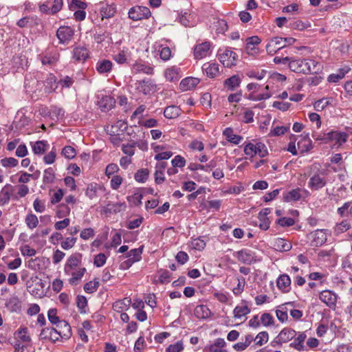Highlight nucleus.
I'll use <instances>...</instances> for the list:
<instances>
[{
	"mask_svg": "<svg viewBox=\"0 0 352 352\" xmlns=\"http://www.w3.org/2000/svg\"><path fill=\"white\" fill-rule=\"evenodd\" d=\"M319 298L329 307L334 308L336 305L337 296L329 290H324L320 292Z\"/></svg>",
	"mask_w": 352,
	"mask_h": 352,
	"instance_id": "8",
	"label": "nucleus"
},
{
	"mask_svg": "<svg viewBox=\"0 0 352 352\" xmlns=\"http://www.w3.org/2000/svg\"><path fill=\"white\" fill-rule=\"evenodd\" d=\"M172 165L174 168L176 167H184L186 164V160L185 159L182 157L181 155H176L173 160H172Z\"/></svg>",
	"mask_w": 352,
	"mask_h": 352,
	"instance_id": "60",
	"label": "nucleus"
},
{
	"mask_svg": "<svg viewBox=\"0 0 352 352\" xmlns=\"http://www.w3.org/2000/svg\"><path fill=\"white\" fill-rule=\"evenodd\" d=\"M188 258L187 253L184 251H179L175 256L176 261L181 265L186 263L188 261Z\"/></svg>",
	"mask_w": 352,
	"mask_h": 352,
	"instance_id": "64",
	"label": "nucleus"
},
{
	"mask_svg": "<svg viewBox=\"0 0 352 352\" xmlns=\"http://www.w3.org/2000/svg\"><path fill=\"white\" fill-rule=\"evenodd\" d=\"M349 70L350 68L348 67H344L339 69L338 73L332 74L329 76L328 81L330 82H338L340 80L342 79L344 77L345 74L348 73Z\"/></svg>",
	"mask_w": 352,
	"mask_h": 352,
	"instance_id": "22",
	"label": "nucleus"
},
{
	"mask_svg": "<svg viewBox=\"0 0 352 352\" xmlns=\"http://www.w3.org/2000/svg\"><path fill=\"white\" fill-rule=\"evenodd\" d=\"M149 170L147 168H141L135 173L134 178L139 183H144L148 177Z\"/></svg>",
	"mask_w": 352,
	"mask_h": 352,
	"instance_id": "36",
	"label": "nucleus"
},
{
	"mask_svg": "<svg viewBox=\"0 0 352 352\" xmlns=\"http://www.w3.org/2000/svg\"><path fill=\"white\" fill-rule=\"evenodd\" d=\"M81 256L80 254H75L70 256L65 265V272L69 273L71 270H75L81 262Z\"/></svg>",
	"mask_w": 352,
	"mask_h": 352,
	"instance_id": "10",
	"label": "nucleus"
},
{
	"mask_svg": "<svg viewBox=\"0 0 352 352\" xmlns=\"http://www.w3.org/2000/svg\"><path fill=\"white\" fill-rule=\"evenodd\" d=\"M181 111L182 110L179 107L170 105L164 109V115L168 119H174L180 115Z\"/></svg>",
	"mask_w": 352,
	"mask_h": 352,
	"instance_id": "18",
	"label": "nucleus"
},
{
	"mask_svg": "<svg viewBox=\"0 0 352 352\" xmlns=\"http://www.w3.org/2000/svg\"><path fill=\"white\" fill-rule=\"evenodd\" d=\"M237 258L244 263H250L254 260L252 252L248 250H241L237 252Z\"/></svg>",
	"mask_w": 352,
	"mask_h": 352,
	"instance_id": "20",
	"label": "nucleus"
},
{
	"mask_svg": "<svg viewBox=\"0 0 352 352\" xmlns=\"http://www.w3.org/2000/svg\"><path fill=\"white\" fill-rule=\"evenodd\" d=\"M100 11L101 19L103 20L104 19H109L113 17L116 12V8L113 4H105L101 6Z\"/></svg>",
	"mask_w": 352,
	"mask_h": 352,
	"instance_id": "15",
	"label": "nucleus"
},
{
	"mask_svg": "<svg viewBox=\"0 0 352 352\" xmlns=\"http://www.w3.org/2000/svg\"><path fill=\"white\" fill-rule=\"evenodd\" d=\"M143 250V246L140 247L139 248H135L131 250L126 255V257H131L136 262L139 261L142 258V253Z\"/></svg>",
	"mask_w": 352,
	"mask_h": 352,
	"instance_id": "43",
	"label": "nucleus"
},
{
	"mask_svg": "<svg viewBox=\"0 0 352 352\" xmlns=\"http://www.w3.org/2000/svg\"><path fill=\"white\" fill-rule=\"evenodd\" d=\"M10 186L9 184H7L4 186L0 193V205H4L8 203L10 199V192L8 190H6V188Z\"/></svg>",
	"mask_w": 352,
	"mask_h": 352,
	"instance_id": "52",
	"label": "nucleus"
},
{
	"mask_svg": "<svg viewBox=\"0 0 352 352\" xmlns=\"http://www.w3.org/2000/svg\"><path fill=\"white\" fill-rule=\"evenodd\" d=\"M276 315L281 322L287 321L288 318L287 307H284V305L280 306L279 309L276 311Z\"/></svg>",
	"mask_w": 352,
	"mask_h": 352,
	"instance_id": "41",
	"label": "nucleus"
},
{
	"mask_svg": "<svg viewBox=\"0 0 352 352\" xmlns=\"http://www.w3.org/2000/svg\"><path fill=\"white\" fill-rule=\"evenodd\" d=\"M226 343L223 338H217L214 344L206 346L205 349H208L210 352H228L223 347L226 346Z\"/></svg>",
	"mask_w": 352,
	"mask_h": 352,
	"instance_id": "16",
	"label": "nucleus"
},
{
	"mask_svg": "<svg viewBox=\"0 0 352 352\" xmlns=\"http://www.w3.org/2000/svg\"><path fill=\"white\" fill-rule=\"evenodd\" d=\"M25 223L29 228L33 229L38 226V220L35 214H29L26 216Z\"/></svg>",
	"mask_w": 352,
	"mask_h": 352,
	"instance_id": "44",
	"label": "nucleus"
},
{
	"mask_svg": "<svg viewBox=\"0 0 352 352\" xmlns=\"http://www.w3.org/2000/svg\"><path fill=\"white\" fill-rule=\"evenodd\" d=\"M310 27L309 23H305L301 21H296L290 23V28L295 30H302Z\"/></svg>",
	"mask_w": 352,
	"mask_h": 352,
	"instance_id": "59",
	"label": "nucleus"
},
{
	"mask_svg": "<svg viewBox=\"0 0 352 352\" xmlns=\"http://www.w3.org/2000/svg\"><path fill=\"white\" fill-rule=\"evenodd\" d=\"M210 44L209 42H204L197 45L194 49V56L196 59H201L206 57L209 52Z\"/></svg>",
	"mask_w": 352,
	"mask_h": 352,
	"instance_id": "9",
	"label": "nucleus"
},
{
	"mask_svg": "<svg viewBox=\"0 0 352 352\" xmlns=\"http://www.w3.org/2000/svg\"><path fill=\"white\" fill-rule=\"evenodd\" d=\"M55 177L54 172L52 168H48L44 171L43 182L45 184L52 183Z\"/></svg>",
	"mask_w": 352,
	"mask_h": 352,
	"instance_id": "46",
	"label": "nucleus"
},
{
	"mask_svg": "<svg viewBox=\"0 0 352 352\" xmlns=\"http://www.w3.org/2000/svg\"><path fill=\"white\" fill-rule=\"evenodd\" d=\"M351 227V223L347 220H343L341 223L336 225L335 227V232L339 234L349 230Z\"/></svg>",
	"mask_w": 352,
	"mask_h": 352,
	"instance_id": "40",
	"label": "nucleus"
},
{
	"mask_svg": "<svg viewBox=\"0 0 352 352\" xmlns=\"http://www.w3.org/2000/svg\"><path fill=\"white\" fill-rule=\"evenodd\" d=\"M250 312V309L248 306H236L234 309V316L236 318H240L243 316H245Z\"/></svg>",
	"mask_w": 352,
	"mask_h": 352,
	"instance_id": "42",
	"label": "nucleus"
},
{
	"mask_svg": "<svg viewBox=\"0 0 352 352\" xmlns=\"http://www.w3.org/2000/svg\"><path fill=\"white\" fill-rule=\"evenodd\" d=\"M300 188H297L296 189H293L283 196V201L286 202L292 201H298L300 199L301 195L300 194Z\"/></svg>",
	"mask_w": 352,
	"mask_h": 352,
	"instance_id": "28",
	"label": "nucleus"
},
{
	"mask_svg": "<svg viewBox=\"0 0 352 352\" xmlns=\"http://www.w3.org/2000/svg\"><path fill=\"white\" fill-rule=\"evenodd\" d=\"M51 113H52V116H56V118L58 120L63 119L65 116L64 110L62 108L56 107V106L52 107Z\"/></svg>",
	"mask_w": 352,
	"mask_h": 352,
	"instance_id": "62",
	"label": "nucleus"
},
{
	"mask_svg": "<svg viewBox=\"0 0 352 352\" xmlns=\"http://www.w3.org/2000/svg\"><path fill=\"white\" fill-rule=\"evenodd\" d=\"M183 349L184 346L182 342L179 341L174 344L169 345L166 348V352H181Z\"/></svg>",
	"mask_w": 352,
	"mask_h": 352,
	"instance_id": "58",
	"label": "nucleus"
},
{
	"mask_svg": "<svg viewBox=\"0 0 352 352\" xmlns=\"http://www.w3.org/2000/svg\"><path fill=\"white\" fill-rule=\"evenodd\" d=\"M57 310L56 309H50L48 311L47 316L50 322L53 324H57L58 323L60 324V321L59 318L56 316Z\"/></svg>",
	"mask_w": 352,
	"mask_h": 352,
	"instance_id": "51",
	"label": "nucleus"
},
{
	"mask_svg": "<svg viewBox=\"0 0 352 352\" xmlns=\"http://www.w3.org/2000/svg\"><path fill=\"white\" fill-rule=\"evenodd\" d=\"M136 87L140 91L142 92L145 95L155 90V85L150 78L138 80L136 82Z\"/></svg>",
	"mask_w": 352,
	"mask_h": 352,
	"instance_id": "6",
	"label": "nucleus"
},
{
	"mask_svg": "<svg viewBox=\"0 0 352 352\" xmlns=\"http://www.w3.org/2000/svg\"><path fill=\"white\" fill-rule=\"evenodd\" d=\"M241 82V80L237 75H234L229 78H227L224 85L228 87V89L230 91H233L236 87L239 86Z\"/></svg>",
	"mask_w": 352,
	"mask_h": 352,
	"instance_id": "33",
	"label": "nucleus"
},
{
	"mask_svg": "<svg viewBox=\"0 0 352 352\" xmlns=\"http://www.w3.org/2000/svg\"><path fill=\"white\" fill-rule=\"evenodd\" d=\"M58 58L59 54L58 53H54V54L50 56H41L40 59L43 65H52L58 61Z\"/></svg>",
	"mask_w": 352,
	"mask_h": 352,
	"instance_id": "37",
	"label": "nucleus"
},
{
	"mask_svg": "<svg viewBox=\"0 0 352 352\" xmlns=\"http://www.w3.org/2000/svg\"><path fill=\"white\" fill-rule=\"evenodd\" d=\"M296 335V331L291 328H284L279 333V338L283 341V342H287L295 338Z\"/></svg>",
	"mask_w": 352,
	"mask_h": 352,
	"instance_id": "25",
	"label": "nucleus"
},
{
	"mask_svg": "<svg viewBox=\"0 0 352 352\" xmlns=\"http://www.w3.org/2000/svg\"><path fill=\"white\" fill-rule=\"evenodd\" d=\"M115 103L116 100L113 97L105 96L98 102V105L101 111L107 112L115 106Z\"/></svg>",
	"mask_w": 352,
	"mask_h": 352,
	"instance_id": "13",
	"label": "nucleus"
},
{
	"mask_svg": "<svg viewBox=\"0 0 352 352\" xmlns=\"http://www.w3.org/2000/svg\"><path fill=\"white\" fill-rule=\"evenodd\" d=\"M200 82L197 78L188 77L183 79L180 84L179 87L182 91H187L195 88Z\"/></svg>",
	"mask_w": 352,
	"mask_h": 352,
	"instance_id": "12",
	"label": "nucleus"
},
{
	"mask_svg": "<svg viewBox=\"0 0 352 352\" xmlns=\"http://www.w3.org/2000/svg\"><path fill=\"white\" fill-rule=\"evenodd\" d=\"M289 69L296 73L307 74V59L293 60L289 63Z\"/></svg>",
	"mask_w": 352,
	"mask_h": 352,
	"instance_id": "5",
	"label": "nucleus"
},
{
	"mask_svg": "<svg viewBox=\"0 0 352 352\" xmlns=\"http://www.w3.org/2000/svg\"><path fill=\"white\" fill-rule=\"evenodd\" d=\"M73 56L78 61H85L89 56L88 50L84 47H76L74 49Z\"/></svg>",
	"mask_w": 352,
	"mask_h": 352,
	"instance_id": "17",
	"label": "nucleus"
},
{
	"mask_svg": "<svg viewBox=\"0 0 352 352\" xmlns=\"http://www.w3.org/2000/svg\"><path fill=\"white\" fill-rule=\"evenodd\" d=\"M195 315L200 318H207L210 316L211 311L206 305H198L195 308Z\"/></svg>",
	"mask_w": 352,
	"mask_h": 352,
	"instance_id": "32",
	"label": "nucleus"
},
{
	"mask_svg": "<svg viewBox=\"0 0 352 352\" xmlns=\"http://www.w3.org/2000/svg\"><path fill=\"white\" fill-rule=\"evenodd\" d=\"M307 338V335L304 333H300L298 336L294 339V341L290 344V346L298 351L304 350L303 343Z\"/></svg>",
	"mask_w": 352,
	"mask_h": 352,
	"instance_id": "26",
	"label": "nucleus"
},
{
	"mask_svg": "<svg viewBox=\"0 0 352 352\" xmlns=\"http://www.w3.org/2000/svg\"><path fill=\"white\" fill-rule=\"evenodd\" d=\"M276 223L283 227H289L294 225L295 221L291 217H282L277 219Z\"/></svg>",
	"mask_w": 352,
	"mask_h": 352,
	"instance_id": "55",
	"label": "nucleus"
},
{
	"mask_svg": "<svg viewBox=\"0 0 352 352\" xmlns=\"http://www.w3.org/2000/svg\"><path fill=\"white\" fill-rule=\"evenodd\" d=\"M69 10L75 11L76 9L85 10L87 8V4L80 0H72L69 3Z\"/></svg>",
	"mask_w": 352,
	"mask_h": 352,
	"instance_id": "48",
	"label": "nucleus"
},
{
	"mask_svg": "<svg viewBox=\"0 0 352 352\" xmlns=\"http://www.w3.org/2000/svg\"><path fill=\"white\" fill-rule=\"evenodd\" d=\"M77 307L81 314L86 312L85 307L87 305V300L84 296H78L76 301Z\"/></svg>",
	"mask_w": 352,
	"mask_h": 352,
	"instance_id": "47",
	"label": "nucleus"
},
{
	"mask_svg": "<svg viewBox=\"0 0 352 352\" xmlns=\"http://www.w3.org/2000/svg\"><path fill=\"white\" fill-rule=\"evenodd\" d=\"M137 142H134L132 144H123L122 147V151L124 154H126L129 156H132L135 153L134 147L136 146Z\"/></svg>",
	"mask_w": 352,
	"mask_h": 352,
	"instance_id": "57",
	"label": "nucleus"
},
{
	"mask_svg": "<svg viewBox=\"0 0 352 352\" xmlns=\"http://www.w3.org/2000/svg\"><path fill=\"white\" fill-rule=\"evenodd\" d=\"M320 65L311 59H307V74H318L321 71Z\"/></svg>",
	"mask_w": 352,
	"mask_h": 352,
	"instance_id": "35",
	"label": "nucleus"
},
{
	"mask_svg": "<svg viewBox=\"0 0 352 352\" xmlns=\"http://www.w3.org/2000/svg\"><path fill=\"white\" fill-rule=\"evenodd\" d=\"M276 250L280 252H287L291 250L292 244L282 238H278L275 240L274 244Z\"/></svg>",
	"mask_w": 352,
	"mask_h": 352,
	"instance_id": "23",
	"label": "nucleus"
},
{
	"mask_svg": "<svg viewBox=\"0 0 352 352\" xmlns=\"http://www.w3.org/2000/svg\"><path fill=\"white\" fill-rule=\"evenodd\" d=\"M261 40L257 36H253L251 37H248L246 39V47L245 50L248 54H253V52H250V46H254L258 45L261 43Z\"/></svg>",
	"mask_w": 352,
	"mask_h": 352,
	"instance_id": "38",
	"label": "nucleus"
},
{
	"mask_svg": "<svg viewBox=\"0 0 352 352\" xmlns=\"http://www.w3.org/2000/svg\"><path fill=\"white\" fill-rule=\"evenodd\" d=\"M97 184H95L89 185L86 190V195L91 199H93L97 196Z\"/></svg>",
	"mask_w": 352,
	"mask_h": 352,
	"instance_id": "56",
	"label": "nucleus"
},
{
	"mask_svg": "<svg viewBox=\"0 0 352 352\" xmlns=\"http://www.w3.org/2000/svg\"><path fill=\"white\" fill-rule=\"evenodd\" d=\"M74 34V30L69 26H61L56 32V36L59 39V42L63 44L69 43L72 39Z\"/></svg>",
	"mask_w": 352,
	"mask_h": 352,
	"instance_id": "4",
	"label": "nucleus"
},
{
	"mask_svg": "<svg viewBox=\"0 0 352 352\" xmlns=\"http://www.w3.org/2000/svg\"><path fill=\"white\" fill-rule=\"evenodd\" d=\"M106 260L105 254L100 253L95 256L94 263L96 267H102L106 263Z\"/></svg>",
	"mask_w": 352,
	"mask_h": 352,
	"instance_id": "61",
	"label": "nucleus"
},
{
	"mask_svg": "<svg viewBox=\"0 0 352 352\" xmlns=\"http://www.w3.org/2000/svg\"><path fill=\"white\" fill-rule=\"evenodd\" d=\"M346 139L347 135L345 133H340L338 131H330L316 138V140H322L325 142L334 140L336 144H338L339 146L344 143L346 141Z\"/></svg>",
	"mask_w": 352,
	"mask_h": 352,
	"instance_id": "2",
	"label": "nucleus"
},
{
	"mask_svg": "<svg viewBox=\"0 0 352 352\" xmlns=\"http://www.w3.org/2000/svg\"><path fill=\"white\" fill-rule=\"evenodd\" d=\"M296 39L292 37H274L266 45V50L270 53L276 52V50H281L288 45H292L296 42Z\"/></svg>",
	"mask_w": 352,
	"mask_h": 352,
	"instance_id": "1",
	"label": "nucleus"
},
{
	"mask_svg": "<svg viewBox=\"0 0 352 352\" xmlns=\"http://www.w3.org/2000/svg\"><path fill=\"white\" fill-rule=\"evenodd\" d=\"M131 303V300L130 298H124L122 300L115 302L113 304V309L118 312H121L124 309H128Z\"/></svg>",
	"mask_w": 352,
	"mask_h": 352,
	"instance_id": "27",
	"label": "nucleus"
},
{
	"mask_svg": "<svg viewBox=\"0 0 352 352\" xmlns=\"http://www.w3.org/2000/svg\"><path fill=\"white\" fill-rule=\"evenodd\" d=\"M237 55L235 52L230 50H226L223 54H219V60L221 63L227 67H231L234 65Z\"/></svg>",
	"mask_w": 352,
	"mask_h": 352,
	"instance_id": "7",
	"label": "nucleus"
},
{
	"mask_svg": "<svg viewBox=\"0 0 352 352\" xmlns=\"http://www.w3.org/2000/svg\"><path fill=\"white\" fill-rule=\"evenodd\" d=\"M76 241V238L67 237V238H66L65 241H64L61 243V247L64 250H69L74 245Z\"/></svg>",
	"mask_w": 352,
	"mask_h": 352,
	"instance_id": "63",
	"label": "nucleus"
},
{
	"mask_svg": "<svg viewBox=\"0 0 352 352\" xmlns=\"http://www.w3.org/2000/svg\"><path fill=\"white\" fill-rule=\"evenodd\" d=\"M6 306L10 311L16 312L21 310V303L17 296H12L8 300Z\"/></svg>",
	"mask_w": 352,
	"mask_h": 352,
	"instance_id": "19",
	"label": "nucleus"
},
{
	"mask_svg": "<svg viewBox=\"0 0 352 352\" xmlns=\"http://www.w3.org/2000/svg\"><path fill=\"white\" fill-rule=\"evenodd\" d=\"M223 134L230 142L234 144H239L241 140L243 139L241 136L234 134L232 129L230 127L226 128L223 131Z\"/></svg>",
	"mask_w": 352,
	"mask_h": 352,
	"instance_id": "21",
	"label": "nucleus"
},
{
	"mask_svg": "<svg viewBox=\"0 0 352 352\" xmlns=\"http://www.w3.org/2000/svg\"><path fill=\"white\" fill-rule=\"evenodd\" d=\"M122 208H125L126 205L124 203H116V204H108L104 208L105 213H117L121 211Z\"/></svg>",
	"mask_w": 352,
	"mask_h": 352,
	"instance_id": "31",
	"label": "nucleus"
},
{
	"mask_svg": "<svg viewBox=\"0 0 352 352\" xmlns=\"http://www.w3.org/2000/svg\"><path fill=\"white\" fill-rule=\"evenodd\" d=\"M203 69L206 71L208 77L214 78L219 73V65L215 63L204 64Z\"/></svg>",
	"mask_w": 352,
	"mask_h": 352,
	"instance_id": "34",
	"label": "nucleus"
},
{
	"mask_svg": "<svg viewBox=\"0 0 352 352\" xmlns=\"http://www.w3.org/2000/svg\"><path fill=\"white\" fill-rule=\"evenodd\" d=\"M151 13L148 8L144 6H135L129 11V17L133 21L148 19Z\"/></svg>",
	"mask_w": 352,
	"mask_h": 352,
	"instance_id": "3",
	"label": "nucleus"
},
{
	"mask_svg": "<svg viewBox=\"0 0 352 352\" xmlns=\"http://www.w3.org/2000/svg\"><path fill=\"white\" fill-rule=\"evenodd\" d=\"M261 322L264 326H270L274 324V318L270 314L264 313L261 316Z\"/></svg>",
	"mask_w": 352,
	"mask_h": 352,
	"instance_id": "54",
	"label": "nucleus"
},
{
	"mask_svg": "<svg viewBox=\"0 0 352 352\" xmlns=\"http://www.w3.org/2000/svg\"><path fill=\"white\" fill-rule=\"evenodd\" d=\"M1 163L4 167L11 168L18 164V160L14 157H6L1 160Z\"/></svg>",
	"mask_w": 352,
	"mask_h": 352,
	"instance_id": "53",
	"label": "nucleus"
},
{
	"mask_svg": "<svg viewBox=\"0 0 352 352\" xmlns=\"http://www.w3.org/2000/svg\"><path fill=\"white\" fill-rule=\"evenodd\" d=\"M58 327L61 329L58 330L60 333V337L65 339H68L72 336V329L70 325L65 320L60 322V324L57 325Z\"/></svg>",
	"mask_w": 352,
	"mask_h": 352,
	"instance_id": "29",
	"label": "nucleus"
},
{
	"mask_svg": "<svg viewBox=\"0 0 352 352\" xmlns=\"http://www.w3.org/2000/svg\"><path fill=\"white\" fill-rule=\"evenodd\" d=\"M76 154L75 148L71 146H65L62 150V155L67 159H73Z\"/></svg>",
	"mask_w": 352,
	"mask_h": 352,
	"instance_id": "49",
	"label": "nucleus"
},
{
	"mask_svg": "<svg viewBox=\"0 0 352 352\" xmlns=\"http://www.w3.org/2000/svg\"><path fill=\"white\" fill-rule=\"evenodd\" d=\"M326 185V180L320 174L313 175L309 182V186L312 190H318Z\"/></svg>",
	"mask_w": 352,
	"mask_h": 352,
	"instance_id": "11",
	"label": "nucleus"
},
{
	"mask_svg": "<svg viewBox=\"0 0 352 352\" xmlns=\"http://www.w3.org/2000/svg\"><path fill=\"white\" fill-rule=\"evenodd\" d=\"M112 63L109 60H102L96 64V70L100 74L107 73L111 71Z\"/></svg>",
	"mask_w": 352,
	"mask_h": 352,
	"instance_id": "30",
	"label": "nucleus"
},
{
	"mask_svg": "<svg viewBox=\"0 0 352 352\" xmlns=\"http://www.w3.org/2000/svg\"><path fill=\"white\" fill-rule=\"evenodd\" d=\"M256 146V154H258L259 157H264L267 155L268 152L266 146L261 142H258L255 144Z\"/></svg>",
	"mask_w": 352,
	"mask_h": 352,
	"instance_id": "50",
	"label": "nucleus"
},
{
	"mask_svg": "<svg viewBox=\"0 0 352 352\" xmlns=\"http://www.w3.org/2000/svg\"><path fill=\"white\" fill-rule=\"evenodd\" d=\"M268 333L267 331H261L257 334L254 338V341H256V345L262 346L264 343H266L268 341Z\"/></svg>",
	"mask_w": 352,
	"mask_h": 352,
	"instance_id": "45",
	"label": "nucleus"
},
{
	"mask_svg": "<svg viewBox=\"0 0 352 352\" xmlns=\"http://www.w3.org/2000/svg\"><path fill=\"white\" fill-rule=\"evenodd\" d=\"M47 142L44 140H39L36 142L32 146V150L34 154L41 155L45 151V146Z\"/></svg>",
	"mask_w": 352,
	"mask_h": 352,
	"instance_id": "39",
	"label": "nucleus"
},
{
	"mask_svg": "<svg viewBox=\"0 0 352 352\" xmlns=\"http://www.w3.org/2000/svg\"><path fill=\"white\" fill-rule=\"evenodd\" d=\"M86 272V269L85 267L80 268L78 270L75 271V270H71V272L66 273L68 275H71L72 278H69V282L72 285H76L77 281L80 280L83 276L84 274Z\"/></svg>",
	"mask_w": 352,
	"mask_h": 352,
	"instance_id": "24",
	"label": "nucleus"
},
{
	"mask_svg": "<svg viewBox=\"0 0 352 352\" xmlns=\"http://www.w3.org/2000/svg\"><path fill=\"white\" fill-rule=\"evenodd\" d=\"M277 287L283 292H289V286L291 285V280L288 275H280L276 281Z\"/></svg>",
	"mask_w": 352,
	"mask_h": 352,
	"instance_id": "14",
	"label": "nucleus"
}]
</instances>
